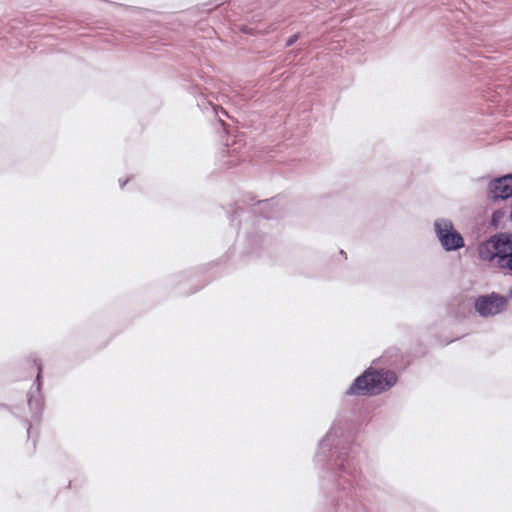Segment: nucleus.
I'll return each instance as SVG.
<instances>
[{
	"instance_id": "1a4fd4ad",
	"label": "nucleus",
	"mask_w": 512,
	"mask_h": 512,
	"mask_svg": "<svg viewBox=\"0 0 512 512\" xmlns=\"http://www.w3.org/2000/svg\"><path fill=\"white\" fill-rule=\"evenodd\" d=\"M39 379H40V372L38 373L37 375V381L39 382Z\"/></svg>"
},
{
	"instance_id": "39448f33",
	"label": "nucleus",
	"mask_w": 512,
	"mask_h": 512,
	"mask_svg": "<svg viewBox=\"0 0 512 512\" xmlns=\"http://www.w3.org/2000/svg\"><path fill=\"white\" fill-rule=\"evenodd\" d=\"M489 190L495 199H507L512 196V175L494 179L489 184Z\"/></svg>"
},
{
	"instance_id": "0eeeda50",
	"label": "nucleus",
	"mask_w": 512,
	"mask_h": 512,
	"mask_svg": "<svg viewBox=\"0 0 512 512\" xmlns=\"http://www.w3.org/2000/svg\"><path fill=\"white\" fill-rule=\"evenodd\" d=\"M298 38H299L298 34L292 35L291 37L288 38V40L286 42V46L293 45L298 40Z\"/></svg>"
},
{
	"instance_id": "7ed1b4c3",
	"label": "nucleus",
	"mask_w": 512,
	"mask_h": 512,
	"mask_svg": "<svg viewBox=\"0 0 512 512\" xmlns=\"http://www.w3.org/2000/svg\"><path fill=\"white\" fill-rule=\"evenodd\" d=\"M434 229L441 246L446 251H455L464 247V239L454 228L451 220L440 218L434 222Z\"/></svg>"
},
{
	"instance_id": "423d86ee",
	"label": "nucleus",
	"mask_w": 512,
	"mask_h": 512,
	"mask_svg": "<svg viewBox=\"0 0 512 512\" xmlns=\"http://www.w3.org/2000/svg\"><path fill=\"white\" fill-rule=\"evenodd\" d=\"M508 211L509 209H506V207L500 209V210H497L493 213L492 215V225L495 227V228H499L502 226L503 224V218L506 217L508 215Z\"/></svg>"
},
{
	"instance_id": "6e6552de",
	"label": "nucleus",
	"mask_w": 512,
	"mask_h": 512,
	"mask_svg": "<svg viewBox=\"0 0 512 512\" xmlns=\"http://www.w3.org/2000/svg\"><path fill=\"white\" fill-rule=\"evenodd\" d=\"M506 209H509L508 214H509L510 220L512 221V207H506Z\"/></svg>"
},
{
	"instance_id": "f03ea898",
	"label": "nucleus",
	"mask_w": 512,
	"mask_h": 512,
	"mask_svg": "<svg viewBox=\"0 0 512 512\" xmlns=\"http://www.w3.org/2000/svg\"><path fill=\"white\" fill-rule=\"evenodd\" d=\"M397 381L395 373L373 371L371 368L359 376L349 389L351 394H378L393 386Z\"/></svg>"
},
{
	"instance_id": "20e7f679",
	"label": "nucleus",
	"mask_w": 512,
	"mask_h": 512,
	"mask_svg": "<svg viewBox=\"0 0 512 512\" xmlns=\"http://www.w3.org/2000/svg\"><path fill=\"white\" fill-rule=\"evenodd\" d=\"M503 307V298L495 295L482 296L475 302L476 311L484 317L500 313L503 310Z\"/></svg>"
},
{
	"instance_id": "f257e3e1",
	"label": "nucleus",
	"mask_w": 512,
	"mask_h": 512,
	"mask_svg": "<svg viewBox=\"0 0 512 512\" xmlns=\"http://www.w3.org/2000/svg\"><path fill=\"white\" fill-rule=\"evenodd\" d=\"M478 253L481 260L512 271V234L500 233L492 236L479 245Z\"/></svg>"
}]
</instances>
